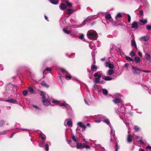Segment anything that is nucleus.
<instances>
[{
    "label": "nucleus",
    "instance_id": "obj_1",
    "mask_svg": "<svg viewBox=\"0 0 151 151\" xmlns=\"http://www.w3.org/2000/svg\"><path fill=\"white\" fill-rule=\"evenodd\" d=\"M41 93L43 104L45 106H47L49 105L50 104V100L48 95L45 92L43 91H41Z\"/></svg>",
    "mask_w": 151,
    "mask_h": 151
},
{
    "label": "nucleus",
    "instance_id": "obj_2",
    "mask_svg": "<svg viewBox=\"0 0 151 151\" xmlns=\"http://www.w3.org/2000/svg\"><path fill=\"white\" fill-rule=\"evenodd\" d=\"M59 106L62 107L63 109H65L68 115L72 113V109L70 105L65 102L60 104Z\"/></svg>",
    "mask_w": 151,
    "mask_h": 151
},
{
    "label": "nucleus",
    "instance_id": "obj_3",
    "mask_svg": "<svg viewBox=\"0 0 151 151\" xmlns=\"http://www.w3.org/2000/svg\"><path fill=\"white\" fill-rule=\"evenodd\" d=\"M87 35L89 39L96 40L97 34L96 31L91 30L88 31Z\"/></svg>",
    "mask_w": 151,
    "mask_h": 151
},
{
    "label": "nucleus",
    "instance_id": "obj_4",
    "mask_svg": "<svg viewBox=\"0 0 151 151\" xmlns=\"http://www.w3.org/2000/svg\"><path fill=\"white\" fill-rule=\"evenodd\" d=\"M125 109V106L123 104H122L120 107H119L118 109L117 113L120 116H123L124 115Z\"/></svg>",
    "mask_w": 151,
    "mask_h": 151
},
{
    "label": "nucleus",
    "instance_id": "obj_5",
    "mask_svg": "<svg viewBox=\"0 0 151 151\" xmlns=\"http://www.w3.org/2000/svg\"><path fill=\"white\" fill-rule=\"evenodd\" d=\"M95 15H91L90 16H88L83 21L82 23V25H81V26H76V27H81L85 25L87 23L88 21H90V20H91L92 19H94L96 18V17H95Z\"/></svg>",
    "mask_w": 151,
    "mask_h": 151
},
{
    "label": "nucleus",
    "instance_id": "obj_6",
    "mask_svg": "<svg viewBox=\"0 0 151 151\" xmlns=\"http://www.w3.org/2000/svg\"><path fill=\"white\" fill-rule=\"evenodd\" d=\"M60 70L65 76V78L66 79L70 80L71 78L72 77L71 75L65 70L63 68H61Z\"/></svg>",
    "mask_w": 151,
    "mask_h": 151
},
{
    "label": "nucleus",
    "instance_id": "obj_7",
    "mask_svg": "<svg viewBox=\"0 0 151 151\" xmlns=\"http://www.w3.org/2000/svg\"><path fill=\"white\" fill-rule=\"evenodd\" d=\"M101 75V74L99 72H98L94 74V76L96 77L94 80V81L95 83H98L100 82Z\"/></svg>",
    "mask_w": 151,
    "mask_h": 151
},
{
    "label": "nucleus",
    "instance_id": "obj_8",
    "mask_svg": "<svg viewBox=\"0 0 151 151\" xmlns=\"http://www.w3.org/2000/svg\"><path fill=\"white\" fill-rule=\"evenodd\" d=\"M132 70L133 73L136 75H139L141 72V69L134 66L132 67Z\"/></svg>",
    "mask_w": 151,
    "mask_h": 151
},
{
    "label": "nucleus",
    "instance_id": "obj_9",
    "mask_svg": "<svg viewBox=\"0 0 151 151\" xmlns=\"http://www.w3.org/2000/svg\"><path fill=\"white\" fill-rule=\"evenodd\" d=\"M64 124L65 126H68L69 127H72L73 125L71 120L69 119H65Z\"/></svg>",
    "mask_w": 151,
    "mask_h": 151
},
{
    "label": "nucleus",
    "instance_id": "obj_10",
    "mask_svg": "<svg viewBox=\"0 0 151 151\" xmlns=\"http://www.w3.org/2000/svg\"><path fill=\"white\" fill-rule=\"evenodd\" d=\"M150 37V36L147 35L141 37L140 38L139 40L141 41L146 42L149 40Z\"/></svg>",
    "mask_w": 151,
    "mask_h": 151
},
{
    "label": "nucleus",
    "instance_id": "obj_11",
    "mask_svg": "<svg viewBox=\"0 0 151 151\" xmlns=\"http://www.w3.org/2000/svg\"><path fill=\"white\" fill-rule=\"evenodd\" d=\"M105 66L106 67L109 68H113L114 67V64L111 63L110 61L106 62Z\"/></svg>",
    "mask_w": 151,
    "mask_h": 151
},
{
    "label": "nucleus",
    "instance_id": "obj_12",
    "mask_svg": "<svg viewBox=\"0 0 151 151\" xmlns=\"http://www.w3.org/2000/svg\"><path fill=\"white\" fill-rule=\"evenodd\" d=\"M77 125L78 127H80L82 128V130L84 131L85 130L86 127V126L83 124V123L81 122H80L77 123Z\"/></svg>",
    "mask_w": 151,
    "mask_h": 151
},
{
    "label": "nucleus",
    "instance_id": "obj_13",
    "mask_svg": "<svg viewBox=\"0 0 151 151\" xmlns=\"http://www.w3.org/2000/svg\"><path fill=\"white\" fill-rule=\"evenodd\" d=\"M138 26L137 22H132V28L134 29H137L138 28Z\"/></svg>",
    "mask_w": 151,
    "mask_h": 151
},
{
    "label": "nucleus",
    "instance_id": "obj_14",
    "mask_svg": "<svg viewBox=\"0 0 151 151\" xmlns=\"http://www.w3.org/2000/svg\"><path fill=\"white\" fill-rule=\"evenodd\" d=\"M146 56V60L147 61L149 62H151V57L150 55L147 53H146L145 54Z\"/></svg>",
    "mask_w": 151,
    "mask_h": 151
},
{
    "label": "nucleus",
    "instance_id": "obj_15",
    "mask_svg": "<svg viewBox=\"0 0 151 151\" xmlns=\"http://www.w3.org/2000/svg\"><path fill=\"white\" fill-rule=\"evenodd\" d=\"M132 138L133 137L131 135H128L127 137V142L128 143L131 142L132 141Z\"/></svg>",
    "mask_w": 151,
    "mask_h": 151
},
{
    "label": "nucleus",
    "instance_id": "obj_16",
    "mask_svg": "<svg viewBox=\"0 0 151 151\" xmlns=\"http://www.w3.org/2000/svg\"><path fill=\"white\" fill-rule=\"evenodd\" d=\"M5 101L6 102L13 104H16L17 103L15 99H13L6 100Z\"/></svg>",
    "mask_w": 151,
    "mask_h": 151
},
{
    "label": "nucleus",
    "instance_id": "obj_17",
    "mask_svg": "<svg viewBox=\"0 0 151 151\" xmlns=\"http://www.w3.org/2000/svg\"><path fill=\"white\" fill-rule=\"evenodd\" d=\"M59 8L61 10H64L66 9V6L64 4H62L59 6Z\"/></svg>",
    "mask_w": 151,
    "mask_h": 151
},
{
    "label": "nucleus",
    "instance_id": "obj_18",
    "mask_svg": "<svg viewBox=\"0 0 151 151\" xmlns=\"http://www.w3.org/2000/svg\"><path fill=\"white\" fill-rule=\"evenodd\" d=\"M32 106L34 108V109L33 108V109L34 110H36V111H38L39 112L41 110V109L37 106L33 105Z\"/></svg>",
    "mask_w": 151,
    "mask_h": 151
},
{
    "label": "nucleus",
    "instance_id": "obj_19",
    "mask_svg": "<svg viewBox=\"0 0 151 151\" xmlns=\"http://www.w3.org/2000/svg\"><path fill=\"white\" fill-rule=\"evenodd\" d=\"M41 84L43 87L48 88L49 87V85L46 84L45 82L44 81H42L41 83Z\"/></svg>",
    "mask_w": 151,
    "mask_h": 151
},
{
    "label": "nucleus",
    "instance_id": "obj_20",
    "mask_svg": "<svg viewBox=\"0 0 151 151\" xmlns=\"http://www.w3.org/2000/svg\"><path fill=\"white\" fill-rule=\"evenodd\" d=\"M139 21L142 23V26L146 24L147 23V19H145L144 20L140 19L139 20Z\"/></svg>",
    "mask_w": 151,
    "mask_h": 151
},
{
    "label": "nucleus",
    "instance_id": "obj_21",
    "mask_svg": "<svg viewBox=\"0 0 151 151\" xmlns=\"http://www.w3.org/2000/svg\"><path fill=\"white\" fill-rule=\"evenodd\" d=\"M111 129V131L110 133V134L111 136H113V137H115V133L114 132V130L113 129L112 127H110Z\"/></svg>",
    "mask_w": 151,
    "mask_h": 151
},
{
    "label": "nucleus",
    "instance_id": "obj_22",
    "mask_svg": "<svg viewBox=\"0 0 151 151\" xmlns=\"http://www.w3.org/2000/svg\"><path fill=\"white\" fill-rule=\"evenodd\" d=\"M97 118L99 119L101 121L103 119L104 120L106 119V116L102 115H98L97 116Z\"/></svg>",
    "mask_w": 151,
    "mask_h": 151
},
{
    "label": "nucleus",
    "instance_id": "obj_23",
    "mask_svg": "<svg viewBox=\"0 0 151 151\" xmlns=\"http://www.w3.org/2000/svg\"><path fill=\"white\" fill-rule=\"evenodd\" d=\"M67 13L66 14L68 15H70L72 14L73 12H74V11L73 9H67L66 10Z\"/></svg>",
    "mask_w": 151,
    "mask_h": 151
},
{
    "label": "nucleus",
    "instance_id": "obj_24",
    "mask_svg": "<svg viewBox=\"0 0 151 151\" xmlns=\"http://www.w3.org/2000/svg\"><path fill=\"white\" fill-rule=\"evenodd\" d=\"M113 101L115 104H116L120 103L121 101V100L120 99L116 98V99L113 100Z\"/></svg>",
    "mask_w": 151,
    "mask_h": 151
},
{
    "label": "nucleus",
    "instance_id": "obj_25",
    "mask_svg": "<svg viewBox=\"0 0 151 151\" xmlns=\"http://www.w3.org/2000/svg\"><path fill=\"white\" fill-rule=\"evenodd\" d=\"M40 137L42 140L45 141L46 136L44 134L41 132L40 134Z\"/></svg>",
    "mask_w": 151,
    "mask_h": 151
},
{
    "label": "nucleus",
    "instance_id": "obj_26",
    "mask_svg": "<svg viewBox=\"0 0 151 151\" xmlns=\"http://www.w3.org/2000/svg\"><path fill=\"white\" fill-rule=\"evenodd\" d=\"M98 68V67L95 65H92L91 67V70L95 71H96Z\"/></svg>",
    "mask_w": 151,
    "mask_h": 151
},
{
    "label": "nucleus",
    "instance_id": "obj_27",
    "mask_svg": "<svg viewBox=\"0 0 151 151\" xmlns=\"http://www.w3.org/2000/svg\"><path fill=\"white\" fill-rule=\"evenodd\" d=\"M63 32L67 34H70L71 32H72V30H71V31L66 30L65 28H63Z\"/></svg>",
    "mask_w": 151,
    "mask_h": 151
},
{
    "label": "nucleus",
    "instance_id": "obj_28",
    "mask_svg": "<svg viewBox=\"0 0 151 151\" xmlns=\"http://www.w3.org/2000/svg\"><path fill=\"white\" fill-rule=\"evenodd\" d=\"M103 122L109 125L110 127V123L108 119H106L103 121Z\"/></svg>",
    "mask_w": 151,
    "mask_h": 151
},
{
    "label": "nucleus",
    "instance_id": "obj_29",
    "mask_svg": "<svg viewBox=\"0 0 151 151\" xmlns=\"http://www.w3.org/2000/svg\"><path fill=\"white\" fill-rule=\"evenodd\" d=\"M105 18L107 20H110L111 18V17L110 14H109L105 16Z\"/></svg>",
    "mask_w": 151,
    "mask_h": 151
},
{
    "label": "nucleus",
    "instance_id": "obj_30",
    "mask_svg": "<svg viewBox=\"0 0 151 151\" xmlns=\"http://www.w3.org/2000/svg\"><path fill=\"white\" fill-rule=\"evenodd\" d=\"M68 144H70V146L72 147H76V145L75 144H73V145H72V142L71 140H69L68 141Z\"/></svg>",
    "mask_w": 151,
    "mask_h": 151
},
{
    "label": "nucleus",
    "instance_id": "obj_31",
    "mask_svg": "<svg viewBox=\"0 0 151 151\" xmlns=\"http://www.w3.org/2000/svg\"><path fill=\"white\" fill-rule=\"evenodd\" d=\"M134 60L136 63H139L140 61V58L137 57H135L134 58Z\"/></svg>",
    "mask_w": 151,
    "mask_h": 151
},
{
    "label": "nucleus",
    "instance_id": "obj_32",
    "mask_svg": "<svg viewBox=\"0 0 151 151\" xmlns=\"http://www.w3.org/2000/svg\"><path fill=\"white\" fill-rule=\"evenodd\" d=\"M132 45L134 46L135 48H137V46L136 44V42L134 40H132Z\"/></svg>",
    "mask_w": 151,
    "mask_h": 151
},
{
    "label": "nucleus",
    "instance_id": "obj_33",
    "mask_svg": "<svg viewBox=\"0 0 151 151\" xmlns=\"http://www.w3.org/2000/svg\"><path fill=\"white\" fill-rule=\"evenodd\" d=\"M9 131V130H6L3 131H2L1 132H0V135H5Z\"/></svg>",
    "mask_w": 151,
    "mask_h": 151
},
{
    "label": "nucleus",
    "instance_id": "obj_34",
    "mask_svg": "<svg viewBox=\"0 0 151 151\" xmlns=\"http://www.w3.org/2000/svg\"><path fill=\"white\" fill-rule=\"evenodd\" d=\"M122 17V15L121 13L120 12L118 13L117 14L116 16L115 17V18L116 21H118L117 18H120Z\"/></svg>",
    "mask_w": 151,
    "mask_h": 151
},
{
    "label": "nucleus",
    "instance_id": "obj_35",
    "mask_svg": "<svg viewBox=\"0 0 151 151\" xmlns=\"http://www.w3.org/2000/svg\"><path fill=\"white\" fill-rule=\"evenodd\" d=\"M86 148L87 149H90L89 146L88 145H86L85 143H83L82 145V148Z\"/></svg>",
    "mask_w": 151,
    "mask_h": 151
},
{
    "label": "nucleus",
    "instance_id": "obj_36",
    "mask_svg": "<svg viewBox=\"0 0 151 151\" xmlns=\"http://www.w3.org/2000/svg\"><path fill=\"white\" fill-rule=\"evenodd\" d=\"M50 3L52 4L57 5L58 3V1H49Z\"/></svg>",
    "mask_w": 151,
    "mask_h": 151
},
{
    "label": "nucleus",
    "instance_id": "obj_37",
    "mask_svg": "<svg viewBox=\"0 0 151 151\" xmlns=\"http://www.w3.org/2000/svg\"><path fill=\"white\" fill-rule=\"evenodd\" d=\"M28 90H29V92L31 93H33L34 91L33 88L32 87H30L29 88Z\"/></svg>",
    "mask_w": 151,
    "mask_h": 151
},
{
    "label": "nucleus",
    "instance_id": "obj_38",
    "mask_svg": "<svg viewBox=\"0 0 151 151\" xmlns=\"http://www.w3.org/2000/svg\"><path fill=\"white\" fill-rule=\"evenodd\" d=\"M77 148H82V145L81 143H78L77 144Z\"/></svg>",
    "mask_w": 151,
    "mask_h": 151
},
{
    "label": "nucleus",
    "instance_id": "obj_39",
    "mask_svg": "<svg viewBox=\"0 0 151 151\" xmlns=\"http://www.w3.org/2000/svg\"><path fill=\"white\" fill-rule=\"evenodd\" d=\"M134 129L136 132H138L140 130V128L137 126H134Z\"/></svg>",
    "mask_w": 151,
    "mask_h": 151
},
{
    "label": "nucleus",
    "instance_id": "obj_40",
    "mask_svg": "<svg viewBox=\"0 0 151 151\" xmlns=\"http://www.w3.org/2000/svg\"><path fill=\"white\" fill-rule=\"evenodd\" d=\"M66 1L65 2V3L66 5L69 7H71L72 6V4L71 3L69 2L68 1Z\"/></svg>",
    "mask_w": 151,
    "mask_h": 151
},
{
    "label": "nucleus",
    "instance_id": "obj_41",
    "mask_svg": "<svg viewBox=\"0 0 151 151\" xmlns=\"http://www.w3.org/2000/svg\"><path fill=\"white\" fill-rule=\"evenodd\" d=\"M78 38L83 41H85L84 37V35L83 34H81L80 36H79L78 37Z\"/></svg>",
    "mask_w": 151,
    "mask_h": 151
},
{
    "label": "nucleus",
    "instance_id": "obj_42",
    "mask_svg": "<svg viewBox=\"0 0 151 151\" xmlns=\"http://www.w3.org/2000/svg\"><path fill=\"white\" fill-rule=\"evenodd\" d=\"M104 79L106 81H110L112 80V78L111 77L106 76Z\"/></svg>",
    "mask_w": 151,
    "mask_h": 151
},
{
    "label": "nucleus",
    "instance_id": "obj_43",
    "mask_svg": "<svg viewBox=\"0 0 151 151\" xmlns=\"http://www.w3.org/2000/svg\"><path fill=\"white\" fill-rule=\"evenodd\" d=\"M114 71L113 70H109L108 71V74L111 75L113 74Z\"/></svg>",
    "mask_w": 151,
    "mask_h": 151
},
{
    "label": "nucleus",
    "instance_id": "obj_44",
    "mask_svg": "<svg viewBox=\"0 0 151 151\" xmlns=\"http://www.w3.org/2000/svg\"><path fill=\"white\" fill-rule=\"evenodd\" d=\"M102 92L103 94L106 95H107L108 93L107 90L105 89H103Z\"/></svg>",
    "mask_w": 151,
    "mask_h": 151
},
{
    "label": "nucleus",
    "instance_id": "obj_45",
    "mask_svg": "<svg viewBox=\"0 0 151 151\" xmlns=\"http://www.w3.org/2000/svg\"><path fill=\"white\" fill-rule=\"evenodd\" d=\"M125 59L126 60L129 61H134V60L132 59L130 57L126 56L125 57Z\"/></svg>",
    "mask_w": 151,
    "mask_h": 151
},
{
    "label": "nucleus",
    "instance_id": "obj_46",
    "mask_svg": "<svg viewBox=\"0 0 151 151\" xmlns=\"http://www.w3.org/2000/svg\"><path fill=\"white\" fill-rule=\"evenodd\" d=\"M128 17V22H131V18L130 15L129 14H127Z\"/></svg>",
    "mask_w": 151,
    "mask_h": 151
},
{
    "label": "nucleus",
    "instance_id": "obj_47",
    "mask_svg": "<svg viewBox=\"0 0 151 151\" xmlns=\"http://www.w3.org/2000/svg\"><path fill=\"white\" fill-rule=\"evenodd\" d=\"M146 29L148 30H151V25H146Z\"/></svg>",
    "mask_w": 151,
    "mask_h": 151
},
{
    "label": "nucleus",
    "instance_id": "obj_48",
    "mask_svg": "<svg viewBox=\"0 0 151 151\" xmlns=\"http://www.w3.org/2000/svg\"><path fill=\"white\" fill-rule=\"evenodd\" d=\"M23 94L24 96H27L28 94V91L27 90H24L23 92Z\"/></svg>",
    "mask_w": 151,
    "mask_h": 151
},
{
    "label": "nucleus",
    "instance_id": "obj_49",
    "mask_svg": "<svg viewBox=\"0 0 151 151\" xmlns=\"http://www.w3.org/2000/svg\"><path fill=\"white\" fill-rule=\"evenodd\" d=\"M49 148L48 145V144H46L45 145V150H46V151H48L49 150Z\"/></svg>",
    "mask_w": 151,
    "mask_h": 151
},
{
    "label": "nucleus",
    "instance_id": "obj_50",
    "mask_svg": "<svg viewBox=\"0 0 151 151\" xmlns=\"http://www.w3.org/2000/svg\"><path fill=\"white\" fill-rule=\"evenodd\" d=\"M130 55L132 57H134L135 55V54L133 51H132L130 53Z\"/></svg>",
    "mask_w": 151,
    "mask_h": 151
},
{
    "label": "nucleus",
    "instance_id": "obj_51",
    "mask_svg": "<svg viewBox=\"0 0 151 151\" xmlns=\"http://www.w3.org/2000/svg\"><path fill=\"white\" fill-rule=\"evenodd\" d=\"M52 102L53 103L58 104L59 102V101H57V100H55L54 99H53L52 100Z\"/></svg>",
    "mask_w": 151,
    "mask_h": 151
},
{
    "label": "nucleus",
    "instance_id": "obj_52",
    "mask_svg": "<svg viewBox=\"0 0 151 151\" xmlns=\"http://www.w3.org/2000/svg\"><path fill=\"white\" fill-rule=\"evenodd\" d=\"M45 70L47 71L50 72L51 71V69L50 68H47L45 69Z\"/></svg>",
    "mask_w": 151,
    "mask_h": 151
},
{
    "label": "nucleus",
    "instance_id": "obj_53",
    "mask_svg": "<svg viewBox=\"0 0 151 151\" xmlns=\"http://www.w3.org/2000/svg\"><path fill=\"white\" fill-rule=\"evenodd\" d=\"M72 139L73 142L76 143V137L74 135H73L72 137Z\"/></svg>",
    "mask_w": 151,
    "mask_h": 151
},
{
    "label": "nucleus",
    "instance_id": "obj_54",
    "mask_svg": "<svg viewBox=\"0 0 151 151\" xmlns=\"http://www.w3.org/2000/svg\"><path fill=\"white\" fill-rule=\"evenodd\" d=\"M98 146L99 147H101V149L102 151H105V148L104 147H102L101 146V145H98Z\"/></svg>",
    "mask_w": 151,
    "mask_h": 151
},
{
    "label": "nucleus",
    "instance_id": "obj_55",
    "mask_svg": "<svg viewBox=\"0 0 151 151\" xmlns=\"http://www.w3.org/2000/svg\"><path fill=\"white\" fill-rule=\"evenodd\" d=\"M141 72H143L145 73H150L151 71L150 70H141Z\"/></svg>",
    "mask_w": 151,
    "mask_h": 151
},
{
    "label": "nucleus",
    "instance_id": "obj_56",
    "mask_svg": "<svg viewBox=\"0 0 151 151\" xmlns=\"http://www.w3.org/2000/svg\"><path fill=\"white\" fill-rule=\"evenodd\" d=\"M124 66L126 68L128 69L129 68V64L128 63H126L125 64Z\"/></svg>",
    "mask_w": 151,
    "mask_h": 151
},
{
    "label": "nucleus",
    "instance_id": "obj_57",
    "mask_svg": "<svg viewBox=\"0 0 151 151\" xmlns=\"http://www.w3.org/2000/svg\"><path fill=\"white\" fill-rule=\"evenodd\" d=\"M0 124L1 125L0 126H2L4 124V122L3 121H1L0 122Z\"/></svg>",
    "mask_w": 151,
    "mask_h": 151
},
{
    "label": "nucleus",
    "instance_id": "obj_58",
    "mask_svg": "<svg viewBox=\"0 0 151 151\" xmlns=\"http://www.w3.org/2000/svg\"><path fill=\"white\" fill-rule=\"evenodd\" d=\"M139 14L141 16H143L144 14H143V10H141L140 11V12H139Z\"/></svg>",
    "mask_w": 151,
    "mask_h": 151
},
{
    "label": "nucleus",
    "instance_id": "obj_59",
    "mask_svg": "<svg viewBox=\"0 0 151 151\" xmlns=\"http://www.w3.org/2000/svg\"><path fill=\"white\" fill-rule=\"evenodd\" d=\"M101 120L99 119L98 120H95L94 122H95L97 123H99L101 122Z\"/></svg>",
    "mask_w": 151,
    "mask_h": 151
},
{
    "label": "nucleus",
    "instance_id": "obj_60",
    "mask_svg": "<svg viewBox=\"0 0 151 151\" xmlns=\"http://www.w3.org/2000/svg\"><path fill=\"white\" fill-rule=\"evenodd\" d=\"M119 146L117 144L116 146V151H117L118 149L119 148Z\"/></svg>",
    "mask_w": 151,
    "mask_h": 151
},
{
    "label": "nucleus",
    "instance_id": "obj_61",
    "mask_svg": "<svg viewBox=\"0 0 151 151\" xmlns=\"http://www.w3.org/2000/svg\"><path fill=\"white\" fill-rule=\"evenodd\" d=\"M121 96L120 95V93H118L116 94L115 95L116 97H119V96Z\"/></svg>",
    "mask_w": 151,
    "mask_h": 151
},
{
    "label": "nucleus",
    "instance_id": "obj_62",
    "mask_svg": "<svg viewBox=\"0 0 151 151\" xmlns=\"http://www.w3.org/2000/svg\"><path fill=\"white\" fill-rule=\"evenodd\" d=\"M3 70V67L1 65H0V70L2 71Z\"/></svg>",
    "mask_w": 151,
    "mask_h": 151
},
{
    "label": "nucleus",
    "instance_id": "obj_63",
    "mask_svg": "<svg viewBox=\"0 0 151 151\" xmlns=\"http://www.w3.org/2000/svg\"><path fill=\"white\" fill-rule=\"evenodd\" d=\"M92 44H93V46L95 45L92 42L89 45V46L91 49V45H92Z\"/></svg>",
    "mask_w": 151,
    "mask_h": 151
},
{
    "label": "nucleus",
    "instance_id": "obj_64",
    "mask_svg": "<svg viewBox=\"0 0 151 151\" xmlns=\"http://www.w3.org/2000/svg\"><path fill=\"white\" fill-rule=\"evenodd\" d=\"M138 53L139 56H140L141 57H142V54L141 52H138Z\"/></svg>",
    "mask_w": 151,
    "mask_h": 151
}]
</instances>
